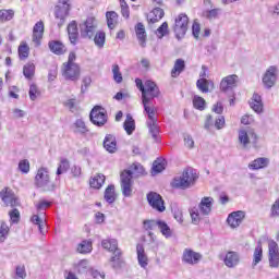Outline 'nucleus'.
<instances>
[{"label":"nucleus","mask_w":279,"mask_h":279,"mask_svg":"<svg viewBox=\"0 0 279 279\" xmlns=\"http://www.w3.org/2000/svg\"><path fill=\"white\" fill-rule=\"evenodd\" d=\"M143 173H145V168L141 163H133L129 170H123L120 173L121 191L124 197H132L134 178L143 175Z\"/></svg>","instance_id":"1"},{"label":"nucleus","mask_w":279,"mask_h":279,"mask_svg":"<svg viewBox=\"0 0 279 279\" xmlns=\"http://www.w3.org/2000/svg\"><path fill=\"white\" fill-rule=\"evenodd\" d=\"M80 32L81 38H88V40H93L94 38V43L99 49H102L104 45H106V33H97L95 17H87L83 24H80Z\"/></svg>","instance_id":"2"},{"label":"nucleus","mask_w":279,"mask_h":279,"mask_svg":"<svg viewBox=\"0 0 279 279\" xmlns=\"http://www.w3.org/2000/svg\"><path fill=\"white\" fill-rule=\"evenodd\" d=\"M101 245L104 250H108L109 252H113V256H111V263L113 269H121L123 265H125V260H123V252L119 248V242L117 239H107L101 241Z\"/></svg>","instance_id":"3"},{"label":"nucleus","mask_w":279,"mask_h":279,"mask_svg":"<svg viewBox=\"0 0 279 279\" xmlns=\"http://www.w3.org/2000/svg\"><path fill=\"white\" fill-rule=\"evenodd\" d=\"M160 97V87L153 81H146L144 90L142 92V104L144 106V112L156 111L153 107H149L151 99Z\"/></svg>","instance_id":"4"},{"label":"nucleus","mask_w":279,"mask_h":279,"mask_svg":"<svg viewBox=\"0 0 279 279\" xmlns=\"http://www.w3.org/2000/svg\"><path fill=\"white\" fill-rule=\"evenodd\" d=\"M197 173L192 168L185 169L181 175L173 179L172 186L173 189H182L183 191L191 189L197 182Z\"/></svg>","instance_id":"5"},{"label":"nucleus","mask_w":279,"mask_h":279,"mask_svg":"<svg viewBox=\"0 0 279 279\" xmlns=\"http://www.w3.org/2000/svg\"><path fill=\"white\" fill-rule=\"evenodd\" d=\"M35 186L41 189L44 192L56 191V184L51 181L49 177V170L45 167H41L37 170L35 175Z\"/></svg>","instance_id":"6"},{"label":"nucleus","mask_w":279,"mask_h":279,"mask_svg":"<svg viewBox=\"0 0 279 279\" xmlns=\"http://www.w3.org/2000/svg\"><path fill=\"white\" fill-rule=\"evenodd\" d=\"M189 31V15L185 13H180L175 20L173 25V32L175 34V38L178 40L184 38L186 36V32Z\"/></svg>","instance_id":"7"},{"label":"nucleus","mask_w":279,"mask_h":279,"mask_svg":"<svg viewBox=\"0 0 279 279\" xmlns=\"http://www.w3.org/2000/svg\"><path fill=\"white\" fill-rule=\"evenodd\" d=\"M89 119L94 125H97V128H104V125L108 123V113H106L104 107L96 106L92 109Z\"/></svg>","instance_id":"8"},{"label":"nucleus","mask_w":279,"mask_h":279,"mask_svg":"<svg viewBox=\"0 0 279 279\" xmlns=\"http://www.w3.org/2000/svg\"><path fill=\"white\" fill-rule=\"evenodd\" d=\"M239 86V75L231 74L228 76H225L220 82V93H225V95H228V93H231L234 95V88Z\"/></svg>","instance_id":"9"},{"label":"nucleus","mask_w":279,"mask_h":279,"mask_svg":"<svg viewBox=\"0 0 279 279\" xmlns=\"http://www.w3.org/2000/svg\"><path fill=\"white\" fill-rule=\"evenodd\" d=\"M147 202L154 210H157V213H165V210H167L162 196L156 192H149L147 194Z\"/></svg>","instance_id":"10"},{"label":"nucleus","mask_w":279,"mask_h":279,"mask_svg":"<svg viewBox=\"0 0 279 279\" xmlns=\"http://www.w3.org/2000/svg\"><path fill=\"white\" fill-rule=\"evenodd\" d=\"M68 1L69 0H59L58 5L56 7L54 16L56 19H60L58 27H62V25H64V20L69 16V10H71V8Z\"/></svg>","instance_id":"11"},{"label":"nucleus","mask_w":279,"mask_h":279,"mask_svg":"<svg viewBox=\"0 0 279 279\" xmlns=\"http://www.w3.org/2000/svg\"><path fill=\"white\" fill-rule=\"evenodd\" d=\"M148 116V121L146 122L148 132L155 141H158V135L160 134V128L156 123L158 120H156V111H145Z\"/></svg>","instance_id":"12"},{"label":"nucleus","mask_w":279,"mask_h":279,"mask_svg":"<svg viewBox=\"0 0 279 279\" xmlns=\"http://www.w3.org/2000/svg\"><path fill=\"white\" fill-rule=\"evenodd\" d=\"M204 256L201 253L193 251L192 248H185L182 255V263L185 265H199Z\"/></svg>","instance_id":"13"},{"label":"nucleus","mask_w":279,"mask_h":279,"mask_svg":"<svg viewBox=\"0 0 279 279\" xmlns=\"http://www.w3.org/2000/svg\"><path fill=\"white\" fill-rule=\"evenodd\" d=\"M268 260L270 267L278 268L279 267V247L276 241L270 240L268 242Z\"/></svg>","instance_id":"14"},{"label":"nucleus","mask_w":279,"mask_h":279,"mask_svg":"<svg viewBox=\"0 0 279 279\" xmlns=\"http://www.w3.org/2000/svg\"><path fill=\"white\" fill-rule=\"evenodd\" d=\"M0 197L2 202L5 204V206H11V208L20 206L19 197H16V195L12 190H10V187H4L0 192Z\"/></svg>","instance_id":"15"},{"label":"nucleus","mask_w":279,"mask_h":279,"mask_svg":"<svg viewBox=\"0 0 279 279\" xmlns=\"http://www.w3.org/2000/svg\"><path fill=\"white\" fill-rule=\"evenodd\" d=\"M250 138L253 143L258 141V135H256L253 129H242L239 131V143L243 145V147H247V145H250Z\"/></svg>","instance_id":"16"},{"label":"nucleus","mask_w":279,"mask_h":279,"mask_svg":"<svg viewBox=\"0 0 279 279\" xmlns=\"http://www.w3.org/2000/svg\"><path fill=\"white\" fill-rule=\"evenodd\" d=\"M63 77L64 80H69L70 82H77L80 80V65L72 64V65H64L63 64Z\"/></svg>","instance_id":"17"},{"label":"nucleus","mask_w":279,"mask_h":279,"mask_svg":"<svg viewBox=\"0 0 279 279\" xmlns=\"http://www.w3.org/2000/svg\"><path fill=\"white\" fill-rule=\"evenodd\" d=\"M243 219H245V213L239 210L231 213L227 218V222L231 228H239Z\"/></svg>","instance_id":"18"},{"label":"nucleus","mask_w":279,"mask_h":279,"mask_svg":"<svg viewBox=\"0 0 279 279\" xmlns=\"http://www.w3.org/2000/svg\"><path fill=\"white\" fill-rule=\"evenodd\" d=\"M135 34L141 47H147V32H145V25L143 23H137L135 26Z\"/></svg>","instance_id":"19"},{"label":"nucleus","mask_w":279,"mask_h":279,"mask_svg":"<svg viewBox=\"0 0 279 279\" xmlns=\"http://www.w3.org/2000/svg\"><path fill=\"white\" fill-rule=\"evenodd\" d=\"M240 262L241 257L239 256V253L234 251H229L223 259L226 267H229L230 269L236 267V265H239Z\"/></svg>","instance_id":"20"},{"label":"nucleus","mask_w":279,"mask_h":279,"mask_svg":"<svg viewBox=\"0 0 279 279\" xmlns=\"http://www.w3.org/2000/svg\"><path fill=\"white\" fill-rule=\"evenodd\" d=\"M68 36L71 45H77V40H80V32L77 29V22L72 21L68 25Z\"/></svg>","instance_id":"21"},{"label":"nucleus","mask_w":279,"mask_h":279,"mask_svg":"<svg viewBox=\"0 0 279 279\" xmlns=\"http://www.w3.org/2000/svg\"><path fill=\"white\" fill-rule=\"evenodd\" d=\"M43 34H45V24L43 22H37L33 28V43H35L36 47H40Z\"/></svg>","instance_id":"22"},{"label":"nucleus","mask_w":279,"mask_h":279,"mask_svg":"<svg viewBox=\"0 0 279 279\" xmlns=\"http://www.w3.org/2000/svg\"><path fill=\"white\" fill-rule=\"evenodd\" d=\"M263 84L266 88H271L276 84V66H270L264 77Z\"/></svg>","instance_id":"23"},{"label":"nucleus","mask_w":279,"mask_h":279,"mask_svg":"<svg viewBox=\"0 0 279 279\" xmlns=\"http://www.w3.org/2000/svg\"><path fill=\"white\" fill-rule=\"evenodd\" d=\"M48 47L54 56H64V53H66V46L60 40L49 41Z\"/></svg>","instance_id":"24"},{"label":"nucleus","mask_w":279,"mask_h":279,"mask_svg":"<svg viewBox=\"0 0 279 279\" xmlns=\"http://www.w3.org/2000/svg\"><path fill=\"white\" fill-rule=\"evenodd\" d=\"M104 147L109 154H116L117 151V137L112 134H107L104 140Z\"/></svg>","instance_id":"25"},{"label":"nucleus","mask_w":279,"mask_h":279,"mask_svg":"<svg viewBox=\"0 0 279 279\" xmlns=\"http://www.w3.org/2000/svg\"><path fill=\"white\" fill-rule=\"evenodd\" d=\"M136 252H137V260L138 265L145 269L147 265H149V258L147 257V254H145V247L143 244L136 245Z\"/></svg>","instance_id":"26"},{"label":"nucleus","mask_w":279,"mask_h":279,"mask_svg":"<svg viewBox=\"0 0 279 279\" xmlns=\"http://www.w3.org/2000/svg\"><path fill=\"white\" fill-rule=\"evenodd\" d=\"M198 208L202 213V215H210V213L213 211V197H203Z\"/></svg>","instance_id":"27"},{"label":"nucleus","mask_w":279,"mask_h":279,"mask_svg":"<svg viewBox=\"0 0 279 279\" xmlns=\"http://www.w3.org/2000/svg\"><path fill=\"white\" fill-rule=\"evenodd\" d=\"M250 107L254 112H257V114H260L263 112V98L258 94H253V97L250 101Z\"/></svg>","instance_id":"28"},{"label":"nucleus","mask_w":279,"mask_h":279,"mask_svg":"<svg viewBox=\"0 0 279 279\" xmlns=\"http://www.w3.org/2000/svg\"><path fill=\"white\" fill-rule=\"evenodd\" d=\"M269 165V159L265 157H259L255 160H253L248 165V169H252L253 171H258V169H265Z\"/></svg>","instance_id":"29"},{"label":"nucleus","mask_w":279,"mask_h":279,"mask_svg":"<svg viewBox=\"0 0 279 279\" xmlns=\"http://www.w3.org/2000/svg\"><path fill=\"white\" fill-rule=\"evenodd\" d=\"M165 169H167V160L162 158H157L153 162V167H151L153 175H156L157 173H162Z\"/></svg>","instance_id":"30"},{"label":"nucleus","mask_w":279,"mask_h":279,"mask_svg":"<svg viewBox=\"0 0 279 279\" xmlns=\"http://www.w3.org/2000/svg\"><path fill=\"white\" fill-rule=\"evenodd\" d=\"M165 16V10L161 8H155L151 13L147 16L148 23H158L160 19Z\"/></svg>","instance_id":"31"},{"label":"nucleus","mask_w":279,"mask_h":279,"mask_svg":"<svg viewBox=\"0 0 279 279\" xmlns=\"http://www.w3.org/2000/svg\"><path fill=\"white\" fill-rule=\"evenodd\" d=\"M123 128L126 134H129V136L134 134V130H136V124L134 122V118H132V114L130 113L126 114V119L123 123Z\"/></svg>","instance_id":"32"},{"label":"nucleus","mask_w":279,"mask_h":279,"mask_svg":"<svg viewBox=\"0 0 279 279\" xmlns=\"http://www.w3.org/2000/svg\"><path fill=\"white\" fill-rule=\"evenodd\" d=\"M186 69V63L184 62L183 59H177L173 65V69L171 70V76L172 77H178L182 71Z\"/></svg>","instance_id":"33"},{"label":"nucleus","mask_w":279,"mask_h":279,"mask_svg":"<svg viewBox=\"0 0 279 279\" xmlns=\"http://www.w3.org/2000/svg\"><path fill=\"white\" fill-rule=\"evenodd\" d=\"M72 129H73L74 134H86V132H88L86 122H84V120H82V119H77L74 122Z\"/></svg>","instance_id":"34"},{"label":"nucleus","mask_w":279,"mask_h":279,"mask_svg":"<svg viewBox=\"0 0 279 279\" xmlns=\"http://www.w3.org/2000/svg\"><path fill=\"white\" fill-rule=\"evenodd\" d=\"M260 260H263V244L258 242L253 254V263H252L253 269L254 267H256V265H258V263H260Z\"/></svg>","instance_id":"35"},{"label":"nucleus","mask_w":279,"mask_h":279,"mask_svg":"<svg viewBox=\"0 0 279 279\" xmlns=\"http://www.w3.org/2000/svg\"><path fill=\"white\" fill-rule=\"evenodd\" d=\"M23 75L26 80H34V75H36V65L34 63H26L23 68Z\"/></svg>","instance_id":"36"},{"label":"nucleus","mask_w":279,"mask_h":279,"mask_svg":"<svg viewBox=\"0 0 279 279\" xmlns=\"http://www.w3.org/2000/svg\"><path fill=\"white\" fill-rule=\"evenodd\" d=\"M77 252L80 254H90L93 252V242L89 240L82 241L77 246Z\"/></svg>","instance_id":"37"},{"label":"nucleus","mask_w":279,"mask_h":279,"mask_svg":"<svg viewBox=\"0 0 279 279\" xmlns=\"http://www.w3.org/2000/svg\"><path fill=\"white\" fill-rule=\"evenodd\" d=\"M157 228L160 230L161 234L166 236V239H170V236L173 234L169 225L162 220H157Z\"/></svg>","instance_id":"38"},{"label":"nucleus","mask_w":279,"mask_h":279,"mask_svg":"<svg viewBox=\"0 0 279 279\" xmlns=\"http://www.w3.org/2000/svg\"><path fill=\"white\" fill-rule=\"evenodd\" d=\"M105 199L108 204H114V202L117 201L114 185H108V187L105 190Z\"/></svg>","instance_id":"39"},{"label":"nucleus","mask_w":279,"mask_h":279,"mask_svg":"<svg viewBox=\"0 0 279 279\" xmlns=\"http://www.w3.org/2000/svg\"><path fill=\"white\" fill-rule=\"evenodd\" d=\"M106 19L109 29H114V25H117V19H119V14H117V12L114 11H108L106 13Z\"/></svg>","instance_id":"40"},{"label":"nucleus","mask_w":279,"mask_h":279,"mask_svg":"<svg viewBox=\"0 0 279 279\" xmlns=\"http://www.w3.org/2000/svg\"><path fill=\"white\" fill-rule=\"evenodd\" d=\"M220 14H221V9H211L203 12V16L208 21H215L219 19Z\"/></svg>","instance_id":"41"},{"label":"nucleus","mask_w":279,"mask_h":279,"mask_svg":"<svg viewBox=\"0 0 279 279\" xmlns=\"http://www.w3.org/2000/svg\"><path fill=\"white\" fill-rule=\"evenodd\" d=\"M104 182H106V177L104 174H97L89 181V185L92 189H99L104 186Z\"/></svg>","instance_id":"42"},{"label":"nucleus","mask_w":279,"mask_h":279,"mask_svg":"<svg viewBox=\"0 0 279 279\" xmlns=\"http://www.w3.org/2000/svg\"><path fill=\"white\" fill-rule=\"evenodd\" d=\"M14 19V10H0V23H5L7 21H12Z\"/></svg>","instance_id":"43"},{"label":"nucleus","mask_w":279,"mask_h":279,"mask_svg":"<svg viewBox=\"0 0 279 279\" xmlns=\"http://www.w3.org/2000/svg\"><path fill=\"white\" fill-rule=\"evenodd\" d=\"M75 271H77V274H88V271H90L88 267V259L80 260L75 266Z\"/></svg>","instance_id":"44"},{"label":"nucleus","mask_w":279,"mask_h":279,"mask_svg":"<svg viewBox=\"0 0 279 279\" xmlns=\"http://www.w3.org/2000/svg\"><path fill=\"white\" fill-rule=\"evenodd\" d=\"M193 106L196 110H206V100L202 96H194Z\"/></svg>","instance_id":"45"},{"label":"nucleus","mask_w":279,"mask_h":279,"mask_svg":"<svg viewBox=\"0 0 279 279\" xmlns=\"http://www.w3.org/2000/svg\"><path fill=\"white\" fill-rule=\"evenodd\" d=\"M156 36L158 38H165L169 34V23L163 22L156 31Z\"/></svg>","instance_id":"46"},{"label":"nucleus","mask_w":279,"mask_h":279,"mask_svg":"<svg viewBox=\"0 0 279 279\" xmlns=\"http://www.w3.org/2000/svg\"><path fill=\"white\" fill-rule=\"evenodd\" d=\"M112 73L114 82L117 84H121V82H123V74H121V68H119V64L112 65Z\"/></svg>","instance_id":"47"},{"label":"nucleus","mask_w":279,"mask_h":279,"mask_svg":"<svg viewBox=\"0 0 279 279\" xmlns=\"http://www.w3.org/2000/svg\"><path fill=\"white\" fill-rule=\"evenodd\" d=\"M69 167H71V165L69 163V159H61V162L57 169V175H62V173H66V171H69Z\"/></svg>","instance_id":"48"},{"label":"nucleus","mask_w":279,"mask_h":279,"mask_svg":"<svg viewBox=\"0 0 279 279\" xmlns=\"http://www.w3.org/2000/svg\"><path fill=\"white\" fill-rule=\"evenodd\" d=\"M32 222L35 223V226H38L40 234H45V221L40 219L39 215H34L32 217Z\"/></svg>","instance_id":"49"},{"label":"nucleus","mask_w":279,"mask_h":279,"mask_svg":"<svg viewBox=\"0 0 279 279\" xmlns=\"http://www.w3.org/2000/svg\"><path fill=\"white\" fill-rule=\"evenodd\" d=\"M28 95L32 101H36V99H38V96H40V90L38 89V86H36V84H32L29 86Z\"/></svg>","instance_id":"50"},{"label":"nucleus","mask_w":279,"mask_h":279,"mask_svg":"<svg viewBox=\"0 0 279 279\" xmlns=\"http://www.w3.org/2000/svg\"><path fill=\"white\" fill-rule=\"evenodd\" d=\"M19 56L20 60H25L29 57V46H27V44H23L19 47Z\"/></svg>","instance_id":"51"},{"label":"nucleus","mask_w":279,"mask_h":279,"mask_svg":"<svg viewBox=\"0 0 279 279\" xmlns=\"http://www.w3.org/2000/svg\"><path fill=\"white\" fill-rule=\"evenodd\" d=\"M190 215H191L192 223H194V226L199 225V221H202V218L199 217V209H197L196 207L192 208L190 210Z\"/></svg>","instance_id":"52"},{"label":"nucleus","mask_w":279,"mask_h":279,"mask_svg":"<svg viewBox=\"0 0 279 279\" xmlns=\"http://www.w3.org/2000/svg\"><path fill=\"white\" fill-rule=\"evenodd\" d=\"M196 88L201 90V93H208V80L206 78H199L196 82Z\"/></svg>","instance_id":"53"},{"label":"nucleus","mask_w":279,"mask_h":279,"mask_svg":"<svg viewBox=\"0 0 279 279\" xmlns=\"http://www.w3.org/2000/svg\"><path fill=\"white\" fill-rule=\"evenodd\" d=\"M27 278V272L25 271V265H19L15 267V279Z\"/></svg>","instance_id":"54"},{"label":"nucleus","mask_w":279,"mask_h":279,"mask_svg":"<svg viewBox=\"0 0 279 279\" xmlns=\"http://www.w3.org/2000/svg\"><path fill=\"white\" fill-rule=\"evenodd\" d=\"M9 232L10 227H8L5 222H2L0 227V243H3V241H5V236L9 234Z\"/></svg>","instance_id":"55"},{"label":"nucleus","mask_w":279,"mask_h":279,"mask_svg":"<svg viewBox=\"0 0 279 279\" xmlns=\"http://www.w3.org/2000/svg\"><path fill=\"white\" fill-rule=\"evenodd\" d=\"M9 217L12 223H19L21 219V213L19 211V209L14 208L9 213Z\"/></svg>","instance_id":"56"},{"label":"nucleus","mask_w":279,"mask_h":279,"mask_svg":"<svg viewBox=\"0 0 279 279\" xmlns=\"http://www.w3.org/2000/svg\"><path fill=\"white\" fill-rule=\"evenodd\" d=\"M216 130H223L226 128V118L223 116H218L214 123Z\"/></svg>","instance_id":"57"},{"label":"nucleus","mask_w":279,"mask_h":279,"mask_svg":"<svg viewBox=\"0 0 279 279\" xmlns=\"http://www.w3.org/2000/svg\"><path fill=\"white\" fill-rule=\"evenodd\" d=\"M19 169L22 173H29V160L24 159L19 162Z\"/></svg>","instance_id":"58"},{"label":"nucleus","mask_w":279,"mask_h":279,"mask_svg":"<svg viewBox=\"0 0 279 279\" xmlns=\"http://www.w3.org/2000/svg\"><path fill=\"white\" fill-rule=\"evenodd\" d=\"M158 228V220H144V230H154Z\"/></svg>","instance_id":"59"},{"label":"nucleus","mask_w":279,"mask_h":279,"mask_svg":"<svg viewBox=\"0 0 279 279\" xmlns=\"http://www.w3.org/2000/svg\"><path fill=\"white\" fill-rule=\"evenodd\" d=\"M199 32H202V27L199 26V23L194 22L192 25V34L196 40H199Z\"/></svg>","instance_id":"60"},{"label":"nucleus","mask_w":279,"mask_h":279,"mask_svg":"<svg viewBox=\"0 0 279 279\" xmlns=\"http://www.w3.org/2000/svg\"><path fill=\"white\" fill-rule=\"evenodd\" d=\"M89 276H92V278L94 279H105L106 278V274L100 272L99 270L95 269V268H90L89 269Z\"/></svg>","instance_id":"61"},{"label":"nucleus","mask_w":279,"mask_h":279,"mask_svg":"<svg viewBox=\"0 0 279 279\" xmlns=\"http://www.w3.org/2000/svg\"><path fill=\"white\" fill-rule=\"evenodd\" d=\"M51 207V202L49 201H40L39 204L36 205V209L38 211L40 210H47V208Z\"/></svg>","instance_id":"62"},{"label":"nucleus","mask_w":279,"mask_h":279,"mask_svg":"<svg viewBox=\"0 0 279 279\" xmlns=\"http://www.w3.org/2000/svg\"><path fill=\"white\" fill-rule=\"evenodd\" d=\"M92 82H93V80L90 78V76L83 77V85L81 87V93L82 94L86 93V89L89 87Z\"/></svg>","instance_id":"63"},{"label":"nucleus","mask_w":279,"mask_h":279,"mask_svg":"<svg viewBox=\"0 0 279 279\" xmlns=\"http://www.w3.org/2000/svg\"><path fill=\"white\" fill-rule=\"evenodd\" d=\"M271 216L279 217V199H277L271 207Z\"/></svg>","instance_id":"64"}]
</instances>
